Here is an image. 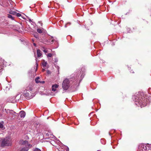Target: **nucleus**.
I'll use <instances>...</instances> for the list:
<instances>
[{
    "mask_svg": "<svg viewBox=\"0 0 151 151\" xmlns=\"http://www.w3.org/2000/svg\"><path fill=\"white\" fill-rule=\"evenodd\" d=\"M2 140L1 145V146H9L12 145V139L11 137H6L2 139Z\"/></svg>",
    "mask_w": 151,
    "mask_h": 151,
    "instance_id": "obj_1",
    "label": "nucleus"
},
{
    "mask_svg": "<svg viewBox=\"0 0 151 151\" xmlns=\"http://www.w3.org/2000/svg\"><path fill=\"white\" fill-rule=\"evenodd\" d=\"M46 31L42 28H38V40H42L45 37Z\"/></svg>",
    "mask_w": 151,
    "mask_h": 151,
    "instance_id": "obj_2",
    "label": "nucleus"
},
{
    "mask_svg": "<svg viewBox=\"0 0 151 151\" xmlns=\"http://www.w3.org/2000/svg\"><path fill=\"white\" fill-rule=\"evenodd\" d=\"M4 110L6 113L9 114V116L7 117L6 118L8 119H14L16 117V115L14 114H16V113L13 111L6 109H5Z\"/></svg>",
    "mask_w": 151,
    "mask_h": 151,
    "instance_id": "obj_3",
    "label": "nucleus"
},
{
    "mask_svg": "<svg viewBox=\"0 0 151 151\" xmlns=\"http://www.w3.org/2000/svg\"><path fill=\"white\" fill-rule=\"evenodd\" d=\"M70 81L67 79H65L63 81L62 84V87L63 89L65 90H67L70 86Z\"/></svg>",
    "mask_w": 151,
    "mask_h": 151,
    "instance_id": "obj_4",
    "label": "nucleus"
},
{
    "mask_svg": "<svg viewBox=\"0 0 151 151\" xmlns=\"http://www.w3.org/2000/svg\"><path fill=\"white\" fill-rule=\"evenodd\" d=\"M20 142L21 144L24 145L26 146H27V148H23L22 149L21 151H28L29 149L32 147V145L29 144L28 141L27 140L23 141V140H20Z\"/></svg>",
    "mask_w": 151,
    "mask_h": 151,
    "instance_id": "obj_5",
    "label": "nucleus"
},
{
    "mask_svg": "<svg viewBox=\"0 0 151 151\" xmlns=\"http://www.w3.org/2000/svg\"><path fill=\"white\" fill-rule=\"evenodd\" d=\"M31 94V92H26L24 94L21 95L20 97L22 98L23 97V96H24L27 99H31L35 96V94L32 95Z\"/></svg>",
    "mask_w": 151,
    "mask_h": 151,
    "instance_id": "obj_6",
    "label": "nucleus"
},
{
    "mask_svg": "<svg viewBox=\"0 0 151 151\" xmlns=\"http://www.w3.org/2000/svg\"><path fill=\"white\" fill-rule=\"evenodd\" d=\"M135 104L136 105L141 107L144 106V105L143 104L142 100H141L140 99H138V100L137 99V101H135Z\"/></svg>",
    "mask_w": 151,
    "mask_h": 151,
    "instance_id": "obj_7",
    "label": "nucleus"
},
{
    "mask_svg": "<svg viewBox=\"0 0 151 151\" xmlns=\"http://www.w3.org/2000/svg\"><path fill=\"white\" fill-rule=\"evenodd\" d=\"M139 151H147V147L144 145L139 146Z\"/></svg>",
    "mask_w": 151,
    "mask_h": 151,
    "instance_id": "obj_8",
    "label": "nucleus"
},
{
    "mask_svg": "<svg viewBox=\"0 0 151 151\" xmlns=\"http://www.w3.org/2000/svg\"><path fill=\"white\" fill-rule=\"evenodd\" d=\"M50 41H48L47 40H45V37L42 40L40 41V42H42L43 43H52L54 41V39H53V37H51V39L50 40Z\"/></svg>",
    "mask_w": 151,
    "mask_h": 151,
    "instance_id": "obj_9",
    "label": "nucleus"
},
{
    "mask_svg": "<svg viewBox=\"0 0 151 151\" xmlns=\"http://www.w3.org/2000/svg\"><path fill=\"white\" fill-rule=\"evenodd\" d=\"M58 85L57 84H55L53 85L52 86V91H56V89L58 87Z\"/></svg>",
    "mask_w": 151,
    "mask_h": 151,
    "instance_id": "obj_10",
    "label": "nucleus"
},
{
    "mask_svg": "<svg viewBox=\"0 0 151 151\" xmlns=\"http://www.w3.org/2000/svg\"><path fill=\"white\" fill-rule=\"evenodd\" d=\"M20 116L21 117L24 118L25 115V112L23 111H21L20 112Z\"/></svg>",
    "mask_w": 151,
    "mask_h": 151,
    "instance_id": "obj_11",
    "label": "nucleus"
},
{
    "mask_svg": "<svg viewBox=\"0 0 151 151\" xmlns=\"http://www.w3.org/2000/svg\"><path fill=\"white\" fill-rule=\"evenodd\" d=\"M9 101L10 102L12 103H14L16 102L15 97H14L10 99Z\"/></svg>",
    "mask_w": 151,
    "mask_h": 151,
    "instance_id": "obj_12",
    "label": "nucleus"
},
{
    "mask_svg": "<svg viewBox=\"0 0 151 151\" xmlns=\"http://www.w3.org/2000/svg\"><path fill=\"white\" fill-rule=\"evenodd\" d=\"M42 64L43 67H45L47 65V62L45 61L44 60H42Z\"/></svg>",
    "mask_w": 151,
    "mask_h": 151,
    "instance_id": "obj_13",
    "label": "nucleus"
},
{
    "mask_svg": "<svg viewBox=\"0 0 151 151\" xmlns=\"http://www.w3.org/2000/svg\"><path fill=\"white\" fill-rule=\"evenodd\" d=\"M42 54L41 52V51L38 50V57H42Z\"/></svg>",
    "mask_w": 151,
    "mask_h": 151,
    "instance_id": "obj_14",
    "label": "nucleus"
},
{
    "mask_svg": "<svg viewBox=\"0 0 151 151\" xmlns=\"http://www.w3.org/2000/svg\"><path fill=\"white\" fill-rule=\"evenodd\" d=\"M8 17L9 18L11 19L12 20L14 19H13V18L12 16L9 14L8 15Z\"/></svg>",
    "mask_w": 151,
    "mask_h": 151,
    "instance_id": "obj_15",
    "label": "nucleus"
},
{
    "mask_svg": "<svg viewBox=\"0 0 151 151\" xmlns=\"http://www.w3.org/2000/svg\"><path fill=\"white\" fill-rule=\"evenodd\" d=\"M9 13L11 14L15 15L16 14V12H13L12 11H11L9 12Z\"/></svg>",
    "mask_w": 151,
    "mask_h": 151,
    "instance_id": "obj_16",
    "label": "nucleus"
},
{
    "mask_svg": "<svg viewBox=\"0 0 151 151\" xmlns=\"http://www.w3.org/2000/svg\"><path fill=\"white\" fill-rule=\"evenodd\" d=\"M52 56V55L51 53H49L47 55V56L48 58L51 57Z\"/></svg>",
    "mask_w": 151,
    "mask_h": 151,
    "instance_id": "obj_17",
    "label": "nucleus"
},
{
    "mask_svg": "<svg viewBox=\"0 0 151 151\" xmlns=\"http://www.w3.org/2000/svg\"><path fill=\"white\" fill-rule=\"evenodd\" d=\"M16 14L17 16L18 17H20L21 16V14L19 13H16Z\"/></svg>",
    "mask_w": 151,
    "mask_h": 151,
    "instance_id": "obj_18",
    "label": "nucleus"
},
{
    "mask_svg": "<svg viewBox=\"0 0 151 151\" xmlns=\"http://www.w3.org/2000/svg\"><path fill=\"white\" fill-rule=\"evenodd\" d=\"M38 83H45V82L44 81H39V80H38Z\"/></svg>",
    "mask_w": 151,
    "mask_h": 151,
    "instance_id": "obj_19",
    "label": "nucleus"
},
{
    "mask_svg": "<svg viewBox=\"0 0 151 151\" xmlns=\"http://www.w3.org/2000/svg\"><path fill=\"white\" fill-rule=\"evenodd\" d=\"M27 89V90H29L30 91H31L32 90V88L28 86Z\"/></svg>",
    "mask_w": 151,
    "mask_h": 151,
    "instance_id": "obj_20",
    "label": "nucleus"
},
{
    "mask_svg": "<svg viewBox=\"0 0 151 151\" xmlns=\"http://www.w3.org/2000/svg\"><path fill=\"white\" fill-rule=\"evenodd\" d=\"M35 81L37 83H38V77L36 78L35 79Z\"/></svg>",
    "mask_w": 151,
    "mask_h": 151,
    "instance_id": "obj_21",
    "label": "nucleus"
},
{
    "mask_svg": "<svg viewBox=\"0 0 151 151\" xmlns=\"http://www.w3.org/2000/svg\"><path fill=\"white\" fill-rule=\"evenodd\" d=\"M3 127V124L1 123V122H0V128H2Z\"/></svg>",
    "mask_w": 151,
    "mask_h": 151,
    "instance_id": "obj_22",
    "label": "nucleus"
},
{
    "mask_svg": "<svg viewBox=\"0 0 151 151\" xmlns=\"http://www.w3.org/2000/svg\"><path fill=\"white\" fill-rule=\"evenodd\" d=\"M40 24V26H42V23L40 21V22H38V24ZM38 26H39V25H38Z\"/></svg>",
    "mask_w": 151,
    "mask_h": 151,
    "instance_id": "obj_23",
    "label": "nucleus"
},
{
    "mask_svg": "<svg viewBox=\"0 0 151 151\" xmlns=\"http://www.w3.org/2000/svg\"><path fill=\"white\" fill-rule=\"evenodd\" d=\"M34 36L36 39H37L38 38V35L37 34H34Z\"/></svg>",
    "mask_w": 151,
    "mask_h": 151,
    "instance_id": "obj_24",
    "label": "nucleus"
},
{
    "mask_svg": "<svg viewBox=\"0 0 151 151\" xmlns=\"http://www.w3.org/2000/svg\"><path fill=\"white\" fill-rule=\"evenodd\" d=\"M36 60V70L37 69V67L38 66V63L37 62V60Z\"/></svg>",
    "mask_w": 151,
    "mask_h": 151,
    "instance_id": "obj_25",
    "label": "nucleus"
},
{
    "mask_svg": "<svg viewBox=\"0 0 151 151\" xmlns=\"http://www.w3.org/2000/svg\"><path fill=\"white\" fill-rule=\"evenodd\" d=\"M43 52H45V53H47V50H43Z\"/></svg>",
    "mask_w": 151,
    "mask_h": 151,
    "instance_id": "obj_26",
    "label": "nucleus"
},
{
    "mask_svg": "<svg viewBox=\"0 0 151 151\" xmlns=\"http://www.w3.org/2000/svg\"><path fill=\"white\" fill-rule=\"evenodd\" d=\"M34 151H38V148H36Z\"/></svg>",
    "mask_w": 151,
    "mask_h": 151,
    "instance_id": "obj_27",
    "label": "nucleus"
},
{
    "mask_svg": "<svg viewBox=\"0 0 151 151\" xmlns=\"http://www.w3.org/2000/svg\"><path fill=\"white\" fill-rule=\"evenodd\" d=\"M66 151H69V148L68 147H66Z\"/></svg>",
    "mask_w": 151,
    "mask_h": 151,
    "instance_id": "obj_28",
    "label": "nucleus"
},
{
    "mask_svg": "<svg viewBox=\"0 0 151 151\" xmlns=\"http://www.w3.org/2000/svg\"><path fill=\"white\" fill-rule=\"evenodd\" d=\"M2 112L0 113V117H1L2 116Z\"/></svg>",
    "mask_w": 151,
    "mask_h": 151,
    "instance_id": "obj_29",
    "label": "nucleus"
},
{
    "mask_svg": "<svg viewBox=\"0 0 151 151\" xmlns=\"http://www.w3.org/2000/svg\"><path fill=\"white\" fill-rule=\"evenodd\" d=\"M33 45H34V46H35V47H36V44L35 43H33Z\"/></svg>",
    "mask_w": 151,
    "mask_h": 151,
    "instance_id": "obj_30",
    "label": "nucleus"
},
{
    "mask_svg": "<svg viewBox=\"0 0 151 151\" xmlns=\"http://www.w3.org/2000/svg\"><path fill=\"white\" fill-rule=\"evenodd\" d=\"M36 50L37 54V55H38V49L36 48Z\"/></svg>",
    "mask_w": 151,
    "mask_h": 151,
    "instance_id": "obj_31",
    "label": "nucleus"
},
{
    "mask_svg": "<svg viewBox=\"0 0 151 151\" xmlns=\"http://www.w3.org/2000/svg\"><path fill=\"white\" fill-rule=\"evenodd\" d=\"M33 52H34V54H35V50L34 49H33Z\"/></svg>",
    "mask_w": 151,
    "mask_h": 151,
    "instance_id": "obj_32",
    "label": "nucleus"
},
{
    "mask_svg": "<svg viewBox=\"0 0 151 151\" xmlns=\"http://www.w3.org/2000/svg\"><path fill=\"white\" fill-rule=\"evenodd\" d=\"M38 151H41V150L40 149H38Z\"/></svg>",
    "mask_w": 151,
    "mask_h": 151,
    "instance_id": "obj_33",
    "label": "nucleus"
},
{
    "mask_svg": "<svg viewBox=\"0 0 151 151\" xmlns=\"http://www.w3.org/2000/svg\"><path fill=\"white\" fill-rule=\"evenodd\" d=\"M7 88H8V87L7 86H6V89H7Z\"/></svg>",
    "mask_w": 151,
    "mask_h": 151,
    "instance_id": "obj_34",
    "label": "nucleus"
},
{
    "mask_svg": "<svg viewBox=\"0 0 151 151\" xmlns=\"http://www.w3.org/2000/svg\"><path fill=\"white\" fill-rule=\"evenodd\" d=\"M32 40L33 41V42H34V40L33 39Z\"/></svg>",
    "mask_w": 151,
    "mask_h": 151,
    "instance_id": "obj_35",
    "label": "nucleus"
},
{
    "mask_svg": "<svg viewBox=\"0 0 151 151\" xmlns=\"http://www.w3.org/2000/svg\"><path fill=\"white\" fill-rule=\"evenodd\" d=\"M49 94H50L49 93H48L47 95H49Z\"/></svg>",
    "mask_w": 151,
    "mask_h": 151,
    "instance_id": "obj_36",
    "label": "nucleus"
},
{
    "mask_svg": "<svg viewBox=\"0 0 151 151\" xmlns=\"http://www.w3.org/2000/svg\"><path fill=\"white\" fill-rule=\"evenodd\" d=\"M37 31L38 32V29H37Z\"/></svg>",
    "mask_w": 151,
    "mask_h": 151,
    "instance_id": "obj_37",
    "label": "nucleus"
},
{
    "mask_svg": "<svg viewBox=\"0 0 151 151\" xmlns=\"http://www.w3.org/2000/svg\"><path fill=\"white\" fill-rule=\"evenodd\" d=\"M38 79H39V77H38Z\"/></svg>",
    "mask_w": 151,
    "mask_h": 151,
    "instance_id": "obj_38",
    "label": "nucleus"
}]
</instances>
